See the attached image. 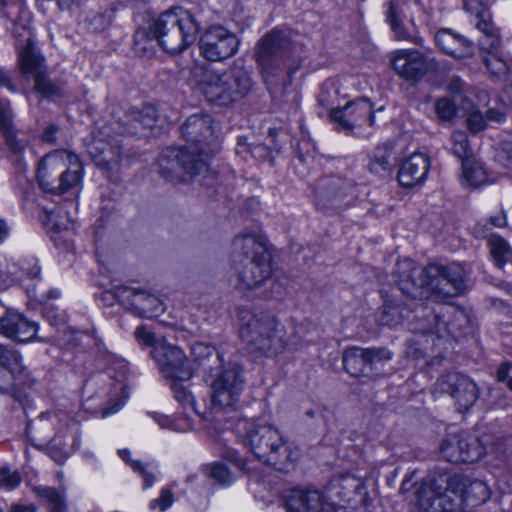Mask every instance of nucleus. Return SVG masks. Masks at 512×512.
I'll return each instance as SVG.
<instances>
[{"mask_svg":"<svg viewBox=\"0 0 512 512\" xmlns=\"http://www.w3.org/2000/svg\"><path fill=\"white\" fill-rule=\"evenodd\" d=\"M12 32L17 38L16 46L18 49L27 43L28 38L32 39L31 32L25 25L14 23Z\"/></svg>","mask_w":512,"mask_h":512,"instance_id":"e2e57ef3","label":"nucleus"},{"mask_svg":"<svg viewBox=\"0 0 512 512\" xmlns=\"http://www.w3.org/2000/svg\"><path fill=\"white\" fill-rule=\"evenodd\" d=\"M174 494L170 488H163L160 492L158 498L152 500L150 502V508L155 509L158 508L160 511H166L170 508L174 503Z\"/></svg>","mask_w":512,"mask_h":512,"instance_id":"13d9d810","label":"nucleus"},{"mask_svg":"<svg viewBox=\"0 0 512 512\" xmlns=\"http://www.w3.org/2000/svg\"><path fill=\"white\" fill-rule=\"evenodd\" d=\"M274 316L258 321V353L275 355L284 349V342L277 332Z\"/></svg>","mask_w":512,"mask_h":512,"instance_id":"bb28decb","label":"nucleus"},{"mask_svg":"<svg viewBox=\"0 0 512 512\" xmlns=\"http://www.w3.org/2000/svg\"><path fill=\"white\" fill-rule=\"evenodd\" d=\"M22 477L18 471H11L8 467L0 469V488L13 490L20 485Z\"/></svg>","mask_w":512,"mask_h":512,"instance_id":"6e6d98bb","label":"nucleus"},{"mask_svg":"<svg viewBox=\"0 0 512 512\" xmlns=\"http://www.w3.org/2000/svg\"><path fill=\"white\" fill-rule=\"evenodd\" d=\"M113 296L120 305L133 311L139 317H157L163 312L162 301L158 297L144 291L126 286H117L113 289Z\"/></svg>","mask_w":512,"mask_h":512,"instance_id":"f3484780","label":"nucleus"},{"mask_svg":"<svg viewBox=\"0 0 512 512\" xmlns=\"http://www.w3.org/2000/svg\"><path fill=\"white\" fill-rule=\"evenodd\" d=\"M467 127L472 133H478L486 128V115L478 109L472 110L467 116Z\"/></svg>","mask_w":512,"mask_h":512,"instance_id":"4d7b16f0","label":"nucleus"},{"mask_svg":"<svg viewBox=\"0 0 512 512\" xmlns=\"http://www.w3.org/2000/svg\"><path fill=\"white\" fill-rule=\"evenodd\" d=\"M131 468L142 476L144 489L150 488L155 483L154 473L147 470L146 465L143 463L131 462Z\"/></svg>","mask_w":512,"mask_h":512,"instance_id":"680f3d73","label":"nucleus"},{"mask_svg":"<svg viewBox=\"0 0 512 512\" xmlns=\"http://www.w3.org/2000/svg\"><path fill=\"white\" fill-rule=\"evenodd\" d=\"M324 504L326 501L323 492L318 490L295 487L284 497L286 512H321Z\"/></svg>","mask_w":512,"mask_h":512,"instance_id":"b1692460","label":"nucleus"},{"mask_svg":"<svg viewBox=\"0 0 512 512\" xmlns=\"http://www.w3.org/2000/svg\"><path fill=\"white\" fill-rule=\"evenodd\" d=\"M291 51V34L287 29L274 28L262 38L258 44V65L262 67L266 83L282 71V64L291 56Z\"/></svg>","mask_w":512,"mask_h":512,"instance_id":"0eeeda50","label":"nucleus"},{"mask_svg":"<svg viewBox=\"0 0 512 512\" xmlns=\"http://www.w3.org/2000/svg\"><path fill=\"white\" fill-rule=\"evenodd\" d=\"M461 496L467 505L477 506L490 498V490L481 480H467L461 478Z\"/></svg>","mask_w":512,"mask_h":512,"instance_id":"2f4dec72","label":"nucleus"},{"mask_svg":"<svg viewBox=\"0 0 512 512\" xmlns=\"http://www.w3.org/2000/svg\"><path fill=\"white\" fill-rule=\"evenodd\" d=\"M239 337L241 341L246 344L247 349L251 352L255 351V332H256V319L255 315L246 309L239 311Z\"/></svg>","mask_w":512,"mask_h":512,"instance_id":"f704fd0d","label":"nucleus"},{"mask_svg":"<svg viewBox=\"0 0 512 512\" xmlns=\"http://www.w3.org/2000/svg\"><path fill=\"white\" fill-rule=\"evenodd\" d=\"M357 198L352 180L339 176L320 178L314 186V200L318 209L343 210Z\"/></svg>","mask_w":512,"mask_h":512,"instance_id":"6e6552de","label":"nucleus"},{"mask_svg":"<svg viewBox=\"0 0 512 512\" xmlns=\"http://www.w3.org/2000/svg\"><path fill=\"white\" fill-rule=\"evenodd\" d=\"M393 151L389 144L378 145L368 165L369 171L374 174H381L389 171L393 165Z\"/></svg>","mask_w":512,"mask_h":512,"instance_id":"c9c22d12","label":"nucleus"},{"mask_svg":"<svg viewBox=\"0 0 512 512\" xmlns=\"http://www.w3.org/2000/svg\"><path fill=\"white\" fill-rule=\"evenodd\" d=\"M34 77L35 80V90L40 93L44 97H53L60 95V89L57 85H55L46 75L45 70L36 74Z\"/></svg>","mask_w":512,"mask_h":512,"instance_id":"8fccbe9b","label":"nucleus"},{"mask_svg":"<svg viewBox=\"0 0 512 512\" xmlns=\"http://www.w3.org/2000/svg\"><path fill=\"white\" fill-rule=\"evenodd\" d=\"M119 391L121 396L117 400H111L107 403V407L103 409L102 416L106 417L108 415L114 414L118 412L126 403L128 398V394L126 393V389L124 386L119 387Z\"/></svg>","mask_w":512,"mask_h":512,"instance_id":"bf43d9fd","label":"nucleus"},{"mask_svg":"<svg viewBox=\"0 0 512 512\" xmlns=\"http://www.w3.org/2000/svg\"><path fill=\"white\" fill-rule=\"evenodd\" d=\"M211 379V408L219 411L235 409L243 391L242 370L233 366L209 376Z\"/></svg>","mask_w":512,"mask_h":512,"instance_id":"1a4fd4ad","label":"nucleus"},{"mask_svg":"<svg viewBox=\"0 0 512 512\" xmlns=\"http://www.w3.org/2000/svg\"><path fill=\"white\" fill-rule=\"evenodd\" d=\"M208 475L217 484L222 486H228L234 481L230 470L223 463L212 464L209 468Z\"/></svg>","mask_w":512,"mask_h":512,"instance_id":"3c124183","label":"nucleus"},{"mask_svg":"<svg viewBox=\"0 0 512 512\" xmlns=\"http://www.w3.org/2000/svg\"><path fill=\"white\" fill-rule=\"evenodd\" d=\"M194 429L193 422L189 415L182 414L173 420V431L187 432Z\"/></svg>","mask_w":512,"mask_h":512,"instance_id":"69168bd1","label":"nucleus"},{"mask_svg":"<svg viewBox=\"0 0 512 512\" xmlns=\"http://www.w3.org/2000/svg\"><path fill=\"white\" fill-rule=\"evenodd\" d=\"M134 336L139 343L150 346L152 349L160 342L166 341L164 338H158L156 334L145 325L137 327Z\"/></svg>","mask_w":512,"mask_h":512,"instance_id":"5fc2aeb1","label":"nucleus"},{"mask_svg":"<svg viewBox=\"0 0 512 512\" xmlns=\"http://www.w3.org/2000/svg\"><path fill=\"white\" fill-rule=\"evenodd\" d=\"M151 355L165 379L187 381L192 377L189 360L178 346L162 341L151 350Z\"/></svg>","mask_w":512,"mask_h":512,"instance_id":"f8f14e48","label":"nucleus"},{"mask_svg":"<svg viewBox=\"0 0 512 512\" xmlns=\"http://www.w3.org/2000/svg\"><path fill=\"white\" fill-rule=\"evenodd\" d=\"M171 390L173 391L175 399L183 406L189 405L195 414H197L202 420H208L209 414L207 410L200 411L195 404L194 396L188 391V389L182 384L180 380H170Z\"/></svg>","mask_w":512,"mask_h":512,"instance_id":"a19ab883","label":"nucleus"},{"mask_svg":"<svg viewBox=\"0 0 512 512\" xmlns=\"http://www.w3.org/2000/svg\"><path fill=\"white\" fill-rule=\"evenodd\" d=\"M448 332L455 336L465 335L470 330V319L464 310H456L449 322H444Z\"/></svg>","mask_w":512,"mask_h":512,"instance_id":"c03bdc74","label":"nucleus"},{"mask_svg":"<svg viewBox=\"0 0 512 512\" xmlns=\"http://www.w3.org/2000/svg\"><path fill=\"white\" fill-rule=\"evenodd\" d=\"M499 42L500 40L498 34L484 35L479 40V46L482 50L488 51V55H490L492 50L497 48Z\"/></svg>","mask_w":512,"mask_h":512,"instance_id":"338daca9","label":"nucleus"},{"mask_svg":"<svg viewBox=\"0 0 512 512\" xmlns=\"http://www.w3.org/2000/svg\"><path fill=\"white\" fill-rule=\"evenodd\" d=\"M37 494L45 499L51 507V512H64L66 505L63 496L54 488L38 487Z\"/></svg>","mask_w":512,"mask_h":512,"instance_id":"09e8293b","label":"nucleus"},{"mask_svg":"<svg viewBox=\"0 0 512 512\" xmlns=\"http://www.w3.org/2000/svg\"><path fill=\"white\" fill-rule=\"evenodd\" d=\"M251 88L250 73L239 66L222 73H208L200 83L207 101L218 106L230 105L244 97Z\"/></svg>","mask_w":512,"mask_h":512,"instance_id":"20e7f679","label":"nucleus"},{"mask_svg":"<svg viewBox=\"0 0 512 512\" xmlns=\"http://www.w3.org/2000/svg\"><path fill=\"white\" fill-rule=\"evenodd\" d=\"M435 42L441 50L455 58H464L472 54V43L464 36L450 29H440L435 34Z\"/></svg>","mask_w":512,"mask_h":512,"instance_id":"cd10ccee","label":"nucleus"},{"mask_svg":"<svg viewBox=\"0 0 512 512\" xmlns=\"http://www.w3.org/2000/svg\"><path fill=\"white\" fill-rule=\"evenodd\" d=\"M19 63L23 74H36L45 70L44 58L39 53L32 39L28 38L27 43L19 48Z\"/></svg>","mask_w":512,"mask_h":512,"instance_id":"7c9ffc66","label":"nucleus"},{"mask_svg":"<svg viewBox=\"0 0 512 512\" xmlns=\"http://www.w3.org/2000/svg\"><path fill=\"white\" fill-rule=\"evenodd\" d=\"M156 38L152 35L150 26L138 29L133 38V49L140 56L150 57L155 53Z\"/></svg>","mask_w":512,"mask_h":512,"instance_id":"58836bf2","label":"nucleus"},{"mask_svg":"<svg viewBox=\"0 0 512 512\" xmlns=\"http://www.w3.org/2000/svg\"><path fill=\"white\" fill-rule=\"evenodd\" d=\"M258 270L261 280H258V289L266 286L270 282V290L266 289L261 291V294L266 299H281L284 294L283 285L271 278L272 273L275 271L274 262V247L269 243L267 238L258 233Z\"/></svg>","mask_w":512,"mask_h":512,"instance_id":"6ab92c4d","label":"nucleus"},{"mask_svg":"<svg viewBox=\"0 0 512 512\" xmlns=\"http://www.w3.org/2000/svg\"><path fill=\"white\" fill-rule=\"evenodd\" d=\"M150 29L157 45L165 52L180 54L195 43L201 25L190 11L172 8L153 19Z\"/></svg>","mask_w":512,"mask_h":512,"instance_id":"7ed1b4c3","label":"nucleus"},{"mask_svg":"<svg viewBox=\"0 0 512 512\" xmlns=\"http://www.w3.org/2000/svg\"><path fill=\"white\" fill-rule=\"evenodd\" d=\"M37 494L45 499L51 507V512H64L66 505L63 496L54 488L38 487Z\"/></svg>","mask_w":512,"mask_h":512,"instance_id":"de8ad7c7","label":"nucleus"},{"mask_svg":"<svg viewBox=\"0 0 512 512\" xmlns=\"http://www.w3.org/2000/svg\"><path fill=\"white\" fill-rule=\"evenodd\" d=\"M467 270L464 264L431 263L421 271L410 259L396 263L394 277L399 290L412 300H421L426 287L443 297H455L466 288Z\"/></svg>","mask_w":512,"mask_h":512,"instance_id":"f03ea898","label":"nucleus"},{"mask_svg":"<svg viewBox=\"0 0 512 512\" xmlns=\"http://www.w3.org/2000/svg\"><path fill=\"white\" fill-rule=\"evenodd\" d=\"M461 477L439 476L427 479L417 491L419 506L427 512H461Z\"/></svg>","mask_w":512,"mask_h":512,"instance_id":"39448f33","label":"nucleus"},{"mask_svg":"<svg viewBox=\"0 0 512 512\" xmlns=\"http://www.w3.org/2000/svg\"><path fill=\"white\" fill-rule=\"evenodd\" d=\"M37 324L21 314L7 311L0 318V333L17 342H27L35 338Z\"/></svg>","mask_w":512,"mask_h":512,"instance_id":"a878e982","label":"nucleus"},{"mask_svg":"<svg viewBox=\"0 0 512 512\" xmlns=\"http://www.w3.org/2000/svg\"><path fill=\"white\" fill-rule=\"evenodd\" d=\"M0 368L8 371L14 378H20L26 372L21 354L2 344H0Z\"/></svg>","mask_w":512,"mask_h":512,"instance_id":"473e14b6","label":"nucleus"},{"mask_svg":"<svg viewBox=\"0 0 512 512\" xmlns=\"http://www.w3.org/2000/svg\"><path fill=\"white\" fill-rule=\"evenodd\" d=\"M430 168L429 157L423 153H413L400 165L397 179L402 187L410 188L422 183Z\"/></svg>","mask_w":512,"mask_h":512,"instance_id":"393cba45","label":"nucleus"},{"mask_svg":"<svg viewBox=\"0 0 512 512\" xmlns=\"http://www.w3.org/2000/svg\"><path fill=\"white\" fill-rule=\"evenodd\" d=\"M370 378L382 375V367L392 359V352L384 347L366 348Z\"/></svg>","mask_w":512,"mask_h":512,"instance_id":"4c0bfd02","label":"nucleus"},{"mask_svg":"<svg viewBox=\"0 0 512 512\" xmlns=\"http://www.w3.org/2000/svg\"><path fill=\"white\" fill-rule=\"evenodd\" d=\"M462 165V177L466 184L477 187L487 182L486 171L474 158L466 160Z\"/></svg>","mask_w":512,"mask_h":512,"instance_id":"79ce46f5","label":"nucleus"},{"mask_svg":"<svg viewBox=\"0 0 512 512\" xmlns=\"http://www.w3.org/2000/svg\"><path fill=\"white\" fill-rule=\"evenodd\" d=\"M224 457L230 462H233L241 472L249 473L250 470L246 468V460L240 458L236 452L227 451Z\"/></svg>","mask_w":512,"mask_h":512,"instance_id":"774afa93","label":"nucleus"},{"mask_svg":"<svg viewBox=\"0 0 512 512\" xmlns=\"http://www.w3.org/2000/svg\"><path fill=\"white\" fill-rule=\"evenodd\" d=\"M484 63L490 73L497 77H506L512 70V62L504 60L495 53L485 57Z\"/></svg>","mask_w":512,"mask_h":512,"instance_id":"49530a36","label":"nucleus"},{"mask_svg":"<svg viewBox=\"0 0 512 512\" xmlns=\"http://www.w3.org/2000/svg\"><path fill=\"white\" fill-rule=\"evenodd\" d=\"M464 9L475 16H481L488 10V0H463Z\"/></svg>","mask_w":512,"mask_h":512,"instance_id":"052dcab7","label":"nucleus"},{"mask_svg":"<svg viewBox=\"0 0 512 512\" xmlns=\"http://www.w3.org/2000/svg\"><path fill=\"white\" fill-rule=\"evenodd\" d=\"M231 262L238 273L237 288L243 292L256 286V234L247 233L235 237L232 243Z\"/></svg>","mask_w":512,"mask_h":512,"instance_id":"9d476101","label":"nucleus"},{"mask_svg":"<svg viewBox=\"0 0 512 512\" xmlns=\"http://www.w3.org/2000/svg\"><path fill=\"white\" fill-rule=\"evenodd\" d=\"M364 482L353 475H341L332 478L324 487L323 495L328 505H336L338 502H351L353 496L366 494Z\"/></svg>","mask_w":512,"mask_h":512,"instance_id":"412c9836","label":"nucleus"},{"mask_svg":"<svg viewBox=\"0 0 512 512\" xmlns=\"http://www.w3.org/2000/svg\"><path fill=\"white\" fill-rule=\"evenodd\" d=\"M157 122V111L153 106H144L142 109H132L124 114L117 122L122 134L142 136L152 129Z\"/></svg>","mask_w":512,"mask_h":512,"instance_id":"5701e85b","label":"nucleus"},{"mask_svg":"<svg viewBox=\"0 0 512 512\" xmlns=\"http://www.w3.org/2000/svg\"><path fill=\"white\" fill-rule=\"evenodd\" d=\"M375 113L372 102L366 97H359L349 101L344 107L333 108L329 116L336 130L350 133L363 123L373 126Z\"/></svg>","mask_w":512,"mask_h":512,"instance_id":"2eb2a0df","label":"nucleus"},{"mask_svg":"<svg viewBox=\"0 0 512 512\" xmlns=\"http://www.w3.org/2000/svg\"><path fill=\"white\" fill-rule=\"evenodd\" d=\"M437 116L442 121H450L456 115V104L449 98H441L435 104Z\"/></svg>","mask_w":512,"mask_h":512,"instance_id":"864d4df0","label":"nucleus"},{"mask_svg":"<svg viewBox=\"0 0 512 512\" xmlns=\"http://www.w3.org/2000/svg\"><path fill=\"white\" fill-rule=\"evenodd\" d=\"M412 308H405L395 301H386L378 315L377 321L380 325L396 326L408 317Z\"/></svg>","mask_w":512,"mask_h":512,"instance_id":"72a5a7b5","label":"nucleus"},{"mask_svg":"<svg viewBox=\"0 0 512 512\" xmlns=\"http://www.w3.org/2000/svg\"><path fill=\"white\" fill-rule=\"evenodd\" d=\"M392 66L401 78L418 82L428 71L436 69L437 65L418 50L400 49L392 58Z\"/></svg>","mask_w":512,"mask_h":512,"instance_id":"a211bd4d","label":"nucleus"},{"mask_svg":"<svg viewBox=\"0 0 512 512\" xmlns=\"http://www.w3.org/2000/svg\"><path fill=\"white\" fill-rule=\"evenodd\" d=\"M83 167L78 160L70 167L57 156L43 157L37 169L39 186L45 193L61 195L80 186Z\"/></svg>","mask_w":512,"mask_h":512,"instance_id":"423d86ee","label":"nucleus"},{"mask_svg":"<svg viewBox=\"0 0 512 512\" xmlns=\"http://www.w3.org/2000/svg\"><path fill=\"white\" fill-rule=\"evenodd\" d=\"M237 36L221 25H214L199 38V51L203 58L218 62L234 56L238 50Z\"/></svg>","mask_w":512,"mask_h":512,"instance_id":"9b49d317","label":"nucleus"},{"mask_svg":"<svg viewBox=\"0 0 512 512\" xmlns=\"http://www.w3.org/2000/svg\"><path fill=\"white\" fill-rule=\"evenodd\" d=\"M0 133L10 154L19 164H23L30 142L28 138L19 136L12 123L10 108L5 102H0Z\"/></svg>","mask_w":512,"mask_h":512,"instance_id":"4be33fe9","label":"nucleus"},{"mask_svg":"<svg viewBox=\"0 0 512 512\" xmlns=\"http://www.w3.org/2000/svg\"><path fill=\"white\" fill-rule=\"evenodd\" d=\"M256 431V423L253 419L242 418L239 419L236 424V432L237 435L243 444L253 455H254V445H253V436Z\"/></svg>","mask_w":512,"mask_h":512,"instance_id":"37998d69","label":"nucleus"},{"mask_svg":"<svg viewBox=\"0 0 512 512\" xmlns=\"http://www.w3.org/2000/svg\"><path fill=\"white\" fill-rule=\"evenodd\" d=\"M193 361L211 376L223 368V359L215 347L204 343H195L191 347Z\"/></svg>","mask_w":512,"mask_h":512,"instance_id":"c85d7f7f","label":"nucleus"},{"mask_svg":"<svg viewBox=\"0 0 512 512\" xmlns=\"http://www.w3.org/2000/svg\"><path fill=\"white\" fill-rule=\"evenodd\" d=\"M182 137L190 147H169L158 158L160 175L172 183H185L208 171L207 156L204 149L216 138L214 119L206 113L189 116L181 126Z\"/></svg>","mask_w":512,"mask_h":512,"instance_id":"f257e3e1","label":"nucleus"},{"mask_svg":"<svg viewBox=\"0 0 512 512\" xmlns=\"http://www.w3.org/2000/svg\"><path fill=\"white\" fill-rule=\"evenodd\" d=\"M386 21L391 26V29L399 40H410L416 45H423V38L419 36L412 37L404 25L398 19V7L393 1L388 3V9L386 12Z\"/></svg>","mask_w":512,"mask_h":512,"instance_id":"e433bc0d","label":"nucleus"},{"mask_svg":"<svg viewBox=\"0 0 512 512\" xmlns=\"http://www.w3.org/2000/svg\"><path fill=\"white\" fill-rule=\"evenodd\" d=\"M489 247L497 267L502 268L506 263L512 261V249L502 237L492 236L489 239Z\"/></svg>","mask_w":512,"mask_h":512,"instance_id":"ea45409f","label":"nucleus"},{"mask_svg":"<svg viewBox=\"0 0 512 512\" xmlns=\"http://www.w3.org/2000/svg\"><path fill=\"white\" fill-rule=\"evenodd\" d=\"M345 371L353 377L370 378L366 348L353 346L346 348L342 355Z\"/></svg>","mask_w":512,"mask_h":512,"instance_id":"c756f323","label":"nucleus"},{"mask_svg":"<svg viewBox=\"0 0 512 512\" xmlns=\"http://www.w3.org/2000/svg\"><path fill=\"white\" fill-rule=\"evenodd\" d=\"M258 460L279 471H285L291 463L292 453L277 429L272 426L258 427Z\"/></svg>","mask_w":512,"mask_h":512,"instance_id":"ddd939ff","label":"nucleus"},{"mask_svg":"<svg viewBox=\"0 0 512 512\" xmlns=\"http://www.w3.org/2000/svg\"><path fill=\"white\" fill-rule=\"evenodd\" d=\"M436 386L440 392L449 394L455 400L458 411L469 410L479 397L476 383L469 376L459 372L441 376Z\"/></svg>","mask_w":512,"mask_h":512,"instance_id":"dca6fc26","label":"nucleus"},{"mask_svg":"<svg viewBox=\"0 0 512 512\" xmlns=\"http://www.w3.org/2000/svg\"><path fill=\"white\" fill-rule=\"evenodd\" d=\"M453 147V154L461 160L463 164L466 160L472 159V151L468 144V137L465 132L456 131L451 136Z\"/></svg>","mask_w":512,"mask_h":512,"instance_id":"a18cd8bd","label":"nucleus"},{"mask_svg":"<svg viewBox=\"0 0 512 512\" xmlns=\"http://www.w3.org/2000/svg\"><path fill=\"white\" fill-rule=\"evenodd\" d=\"M87 154L108 179L113 182L119 181L118 172L122 162L120 147L94 140L87 145Z\"/></svg>","mask_w":512,"mask_h":512,"instance_id":"aec40b11","label":"nucleus"},{"mask_svg":"<svg viewBox=\"0 0 512 512\" xmlns=\"http://www.w3.org/2000/svg\"><path fill=\"white\" fill-rule=\"evenodd\" d=\"M496 160L504 166L512 165V134L505 133L502 136L500 149L496 154Z\"/></svg>","mask_w":512,"mask_h":512,"instance_id":"603ef678","label":"nucleus"},{"mask_svg":"<svg viewBox=\"0 0 512 512\" xmlns=\"http://www.w3.org/2000/svg\"><path fill=\"white\" fill-rule=\"evenodd\" d=\"M476 17L478 18L476 28L480 30L484 35L498 34L497 29L489 19L488 10H486L485 14Z\"/></svg>","mask_w":512,"mask_h":512,"instance_id":"0e129e2a","label":"nucleus"},{"mask_svg":"<svg viewBox=\"0 0 512 512\" xmlns=\"http://www.w3.org/2000/svg\"><path fill=\"white\" fill-rule=\"evenodd\" d=\"M440 452L451 463H474L485 455L480 440L465 432L449 433L443 439Z\"/></svg>","mask_w":512,"mask_h":512,"instance_id":"4468645a","label":"nucleus"}]
</instances>
